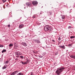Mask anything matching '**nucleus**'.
Segmentation results:
<instances>
[{
  "mask_svg": "<svg viewBox=\"0 0 75 75\" xmlns=\"http://www.w3.org/2000/svg\"><path fill=\"white\" fill-rule=\"evenodd\" d=\"M64 69V67H61L58 68V69L56 71V73H57V75H59L61 74V73Z\"/></svg>",
  "mask_w": 75,
  "mask_h": 75,
  "instance_id": "f257e3e1",
  "label": "nucleus"
},
{
  "mask_svg": "<svg viewBox=\"0 0 75 75\" xmlns=\"http://www.w3.org/2000/svg\"><path fill=\"white\" fill-rule=\"evenodd\" d=\"M44 30L46 31H52V29L51 26H49L48 25L45 26L44 28Z\"/></svg>",
  "mask_w": 75,
  "mask_h": 75,
  "instance_id": "f03ea898",
  "label": "nucleus"
},
{
  "mask_svg": "<svg viewBox=\"0 0 75 75\" xmlns=\"http://www.w3.org/2000/svg\"><path fill=\"white\" fill-rule=\"evenodd\" d=\"M16 57L17 58H18L20 57V55H21V52L19 51L16 52H15Z\"/></svg>",
  "mask_w": 75,
  "mask_h": 75,
  "instance_id": "7ed1b4c3",
  "label": "nucleus"
},
{
  "mask_svg": "<svg viewBox=\"0 0 75 75\" xmlns=\"http://www.w3.org/2000/svg\"><path fill=\"white\" fill-rule=\"evenodd\" d=\"M33 41H34L35 42H37V44H39V43H41L40 40L38 39H34L33 40Z\"/></svg>",
  "mask_w": 75,
  "mask_h": 75,
  "instance_id": "20e7f679",
  "label": "nucleus"
},
{
  "mask_svg": "<svg viewBox=\"0 0 75 75\" xmlns=\"http://www.w3.org/2000/svg\"><path fill=\"white\" fill-rule=\"evenodd\" d=\"M26 4L29 7H31V5H32V4H31V2H28L26 3Z\"/></svg>",
  "mask_w": 75,
  "mask_h": 75,
  "instance_id": "39448f33",
  "label": "nucleus"
},
{
  "mask_svg": "<svg viewBox=\"0 0 75 75\" xmlns=\"http://www.w3.org/2000/svg\"><path fill=\"white\" fill-rule=\"evenodd\" d=\"M32 3L34 6L38 4V2L37 1H33L32 2Z\"/></svg>",
  "mask_w": 75,
  "mask_h": 75,
  "instance_id": "423d86ee",
  "label": "nucleus"
},
{
  "mask_svg": "<svg viewBox=\"0 0 75 75\" xmlns=\"http://www.w3.org/2000/svg\"><path fill=\"white\" fill-rule=\"evenodd\" d=\"M59 47L60 48H62V49H65V47L64 45H63V46L60 45Z\"/></svg>",
  "mask_w": 75,
  "mask_h": 75,
  "instance_id": "0eeeda50",
  "label": "nucleus"
},
{
  "mask_svg": "<svg viewBox=\"0 0 75 75\" xmlns=\"http://www.w3.org/2000/svg\"><path fill=\"white\" fill-rule=\"evenodd\" d=\"M24 25L23 24H21L19 26V27L20 28H22L24 27Z\"/></svg>",
  "mask_w": 75,
  "mask_h": 75,
  "instance_id": "6e6552de",
  "label": "nucleus"
},
{
  "mask_svg": "<svg viewBox=\"0 0 75 75\" xmlns=\"http://www.w3.org/2000/svg\"><path fill=\"white\" fill-rule=\"evenodd\" d=\"M22 44L23 45V46H24L25 47L27 46L26 43L25 42H22Z\"/></svg>",
  "mask_w": 75,
  "mask_h": 75,
  "instance_id": "1a4fd4ad",
  "label": "nucleus"
},
{
  "mask_svg": "<svg viewBox=\"0 0 75 75\" xmlns=\"http://www.w3.org/2000/svg\"><path fill=\"white\" fill-rule=\"evenodd\" d=\"M70 57L71 58H74V59H75V56L74 55H72L70 56Z\"/></svg>",
  "mask_w": 75,
  "mask_h": 75,
  "instance_id": "9d476101",
  "label": "nucleus"
},
{
  "mask_svg": "<svg viewBox=\"0 0 75 75\" xmlns=\"http://www.w3.org/2000/svg\"><path fill=\"white\" fill-rule=\"evenodd\" d=\"M17 75H24V74L22 73H18Z\"/></svg>",
  "mask_w": 75,
  "mask_h": 75,
  "instance_id": "9b49d317",
  "label": "nucleus"
},
{
  "mask_svg": "<svg viewBox=\"0 0 75 75\" xmlns=\"http://www.w3.org/2000/svg\"><path fill=\"white\" fill-rule=\"evenodd\" d=\"M6 67L7 66H6V65H5L4 66V67H2L3 69H6Z\"/></svg>",
  "mask_w": 75,
  "mask_h": 75,
  "instance_id": "f8f14e48",
  "label": "nucleus"
},
{
  "mask_svg": "<svg viewBox=\"0 0 75 75\" xmlns=\"http://www.w3.org/2000/svg\"><path fill=\"white\" fill-rule=\"evenodd\" d=\"M75 38V36H72L71 37H70V38L71 39H72V38Z\"/></svg>",
  "mask_w": 75,
  "mask_h": 75,
  "instance_id": "ddd939ff",
  "label": "nucleus"
},
{
  "mask_svg": "<svg viewBox=\"0 0 75 75\" xmlns=\"http://www.w3.org/2000/svg\"><path fill=\"white\" fill-rule=\"evenodd\" d=\"M6 50L4 49L2 51V53H3V52H6Z\"/></svg>",
  "mask_w": 75,
  "mask_h": 75,
  "instance_id": "4468645a",
  "label": "nucleus"
},
{
  "mask_svg": "<svg viewBox=\"0 0 75 75\" xmlns=\"http://www.w3.org/2000/svg\"><path fill=\"white\" fill-rule=\"evenodd\" d=\"M15 74H16V73H15V71H14L11 74V75H15Z\"/></svg>",
  "mask_w": 75,
  "mask_h": 75,
  "instance_id": "2eb2a0df",
  "label": "nucleus"
},
{
  "mask_svg": "<svg viewBox=\"0 0 75 75\" xmlns=\"http://www.w3.org/2000/svg\"><path fill=\"white\" fill-rule=\"evenodd\" d=\"M13 46V45L12 44H11L9 45V47H12Z\"/></svg>",
  "mask_w": 75,
  "mask_h": 75,
  "instance_id": "dca6fc26",
  "label": "nucleus"
},
{
  "mask_svg": "<svg viewBox=\"0 0 75 75\" xmlns=\"http://www.w3.org/2000/svg\"><path fill=\"white\" fill-rule=\"evenodd\" d=\"M62 18L63 19H65V16L63 15L62 16Z\"/></svg>",
  "mask_w": 75,
  "mask_h": 75,
  "instance_id": "f3484780",
  "label": "nucleus"
},
{
  "mask_svg": "<svg viewBox=\"0 0 75 75\" xmlns=\"http://www.w3.org/2000/svg\"><path fill=\"white\" fill-rule=\"evenodd\" d=\"M49 13L50 15H51V14H52V12L51 11H50L49 12Z\"/></svg>",
  "mask_w": 75,
  "mask_h": 75,
  "instance_id": "a211bd4d",
  "label": "nucleus"
},
{
  "mask_svg": "<svg viewBox=\"0 0 75 75\" xmlns=\"http://www.w3.org/2000/svg\"><path fill=\"white\" fill-rule=\"evenodd\" d=\"M68 46L69 47H71V46H72V44H69Z\"/></svg>",
  "mask_w": 75,
  "mask_h": 75,
  "instance_id": "6ab92c4d",
  "label": "nucleus"
},
{
  "mask_svg": "<svg viewBox=\"0 0 75 75\" xmlns=\"http://www.w3.org/2000/svg\"><path fill=\"white\" fill-rule=\"evenodd\" d=\"M15 74H16L18 73V71H15Z\"/></svg>",
  "mask_w": 75,
  "mask_h": 75,
  "instance_id": "aec40b11",
  "label": "nucleus"
},
{
  "mask_svg": "<svg viewBox=\"0 0 75 75\" xmlns=\"http://www.w3.org/2000/svg\"><path fill=\"white\" fill-rule=\"evenodd\" d=\"M72 28V26H69L68 27V28L69 29V28Z\"/></svg>",
  "mask_w": 75,
  "mask_h": 75,
  "instance_id": "412c9836",
  "label": "nucleus"
},
{
  "mask_svg": "<svg viewBox=\"0 0 75 75\" xmlns=\"http://www.w3.org/2000/svg\"><path fill=\"white\" fill-rule=\"evenodd\" d=\"M20 57L21 58H22V59L24 58V57H23V56H20Z\"/></svg>",
  "mask_w": 75,
  "mask_h": 75,
  "instance_id": "4be33fe9",
  "label": "nucleus"
},
{
  "mask_svg": "<svg viewBox=\"0 0 75 75\" xmlns=\"http://www.w3.org/2000/svg\"><path fill=\"white\" fill-rule=\"evenodd\" d=\"M21 62V63H22V64H23V65H24V64H25V63L24 62Z\"/></svg>",
  "mask_w": 75,
  "mask_h": 75,
  "instance_id": "5701e85b",
  "label": "nucleus"
},
{
  "mask_svg": "<svg viewBox=\"0 0 75 75\" xmlns=\"http://www.w3.org/2000/svg\"><path fill=\"white\" fill-rule=\"evenodd\" d=\"M27 63H28V62H25V64H27Z\"/></svg>",
  "mask_w": 75,
  "mask_h": 75,
  "instance_id": "b1692460",
  "label": "nucleus"
},
{
  "mask_svg": "<svg viewBox=\"0 0 75 75\" xmlns=\"http://www.w3.org/2000/svg\"><path fill=\"white\" fill-rule=\"evenodd\" d=\"M2 1L4 3H5V2L6 1V0H2Z\"/></svg>",
  "mask_w": 75,
  "mask_h": 75,
  "instance_id": "393cba45",
  "label": "nucleus"
},
{
  "mask_svg": "<svg viewBox=\"0 0 75 75\" xmlns=\"http://www.w3.org/2000/svg\"><path fill=\"white\" fill-rule=\"evenodd\" d=\"M9 62L8 61H6L5 64H7Z\"/></svg>",
  "mask_w": 75,
  "mask_h": 75,
  "instance_id": "a878e982",
  "label": "nucleus"
},
{
  "mask_svg": "<svg viewBox=\"0 0 75 75\" xmlns=\"http://www.w3.org/2000/svg\"><path fill=\"white\" fill-rule=\"evenodd\" d=\"M4 46L2 45H0V47H3Z\"/></svg>",
  "mask_w": 75,
  "mask_h": 75,
  "instance_id": "bb28decb",
  "label": "nucleus"
},
{
  "mask_svg": "<svg viewBox=\"0 0 75 75\" xmlns=\"http://www.w3.org/2000/svg\"><path fill=\"white\" fill-rule=\"evenodd\" d=\"M58 52H56L55 54V55H58Z\"/></svg>",
  "mask_w": 75,
  "mask_h": 75,
  "instance_id": "cd10ccee",
  "label": "nucleus"
},
{
  "mask_svg": "<svg viewBox=\"0 0 75 75\" xmlns=\"http://www.w3.org/2000/svg\"><path fill=\"white\" fill-rule=\"evenodd\" d=\"M61 38L60 37L59 38L58 40H59V41H60V40H61Z\"/></svg>",
  "mask_w": 75,
  "mask_h": 75,
  "instance_id": "c85d7f7f",
  "label": "nucleus"
},
{
  "mask_svg": "<svg viewBox=\"0 0 75 75\" xmlns=\"http://www.w3.org/2000/svg\"><path fill=\"white\" fill-rule=\"evenodd\" d=\"M39 58H42L43 57L41 56H39Z\"/></svg>",
  "mask_w": 75,
  "mask_h": 75,
  "instance_id": "c756f323",
  "label": "nucleus"
},
{
  "mask_svg": "<svg viewBox=\"0 0 75 75\" xmlns=\"http://www.w3.org/2000/svg\"><path fill=\"white\" fill-rule=\"evenodd\" d=\"M34 53H35V54H37V53H38V52H34Z\"/></svg>",
  "mask_w": 75,
  "mask_h": 75,
  "instance_id": "7c9ffc66",
  "label": "nucleus"
},
{
  "mask_svg": "<svg viewBox=\"0 0 75 75\" xmlns=\"http://www.w3.org/2000/svg\"><path fill=\"white\" fill-rule=\"evenodd\" d=\"M15 60H16V61H18V58H16V59H15Z\"/></svg>",
  "mask_w": 75,
  "mask_h": 75,
  "instance_id": "2f4dec72",
  "label": "nucleus"
},
{
  "mask_svg": "<svg viewBox=\"0 0 75 75\" xmlns=\"http://www.w3.org/2000/svg\"><path fill=\"white\" fill-rule=\"evenodd\" d=\"M8 27H10V24L8 25Z\"/></svg>",
  "mask_w": 75,
  "mask_h": 75,
  "instance_id": "473e14b6",
  "label": "nucleus"
},
{
  "mask_svg": "<svg viewBox=\"0 0 75 75\" xmlns=\"http://www.w3.org/2000/svg\"><path fill=\"white\" fill-rule=\"evenodd\" d=\"M16 43L14 42V45H16Z\"/></svg>",
  "mask_w": 75,
  "mask_h": 75,
  "instance_id": "72a5a7b5",
  "label": "nucleus"
},
{
  "mask_svg": "<svg viewBox=\"0 0 75 75\" xmlns=\"http://www.w3.org/2000/svg\"><path fill=\"white\" fill-rule=\"evenodd\" d=\"M33 18H35V16H33Z\"/></svg>",
  "mask_w": 75,
  "mask_h": 75,
  "instance_id": "f704fd0d",
  "label": "nucleus"
},
{
  "mask_svg": "<svg viewBox=\"0 0 75 75\" xmlns=\"http://www.w3.org/2000/svg\"><path fill=\"white\" fill-rule=\"evenodd\" d=\"M52 41H53V42H55V40H52Z\"/></svg>",
  "mask_w": 75,
  "mask_h": 75,
  "instance_id": "c9c22d12",
  "label": "nucleus"
},
{
  "mask_svg": "<svg viewBox=\"0 0 75 75\" xmlns=\"http://www.w3.org/2000/svg\"><path fill=\"white\" fill-rule=\"evenodd\" d=\"M30 75H33V73H30Z\"/></svg>",
  "mask_w": 75,
  "mask_h": 75,
  "instance_id": "e433bc0d",
  "label": "nucleus"
},
{
  "mask_svg": "<svg viewBox=\"0 0 75 75\" xmlns=\"http://www.w3.org/2000/svg\"><path fill=\"white\" fill-rule=\"evenodd\" d=\"M42 14V13H40V14Z\"/></svg>",
  "mask_w": 75,
  "mask_h": 75,
  "instance_id": "4c0bfd02",
  "label": "nucleus"
},
{
  "mask_svg": "<svg viewBox=\"0 0 75 75\" xmlns=\"http://www.w3.org/2000/svg\"><path fill=\"white\" fill-rule=\"evenodd\" d=\"M24 8L25 9V7H24Z\"/></svg>",
  "mask_w": 75,
  "mask_h": 75,
  "instance_id": "58836bf2",
  "label": "nucleus"
},
{
  "mask_svg": "<svg viewBox=\"0 0 75 75\" xmlns=\"http://www.w3.org/2000/svg\"><path fill=\"white\" fill-rule=\"evenodd\" d=\"M7 6H8L7 5Z\"/></svg>",
  "mask_w": 75,
  "mask_h": 75,
  "instance_id": "ea45409f",
  "label": "nucleus"
}]
</instances>
